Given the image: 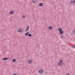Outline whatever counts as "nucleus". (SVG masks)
Masks as SVG:
<instances>
[{
	"instance_id": "5",
	"label": "nucleus",
	"mask_w": 75,
	"mask_h": 75,
	"mask_svg": "<svg viewBox=\"0 0 75 75\" xmlns=\"http://www.w3.org/2000/svg\"><path fill=\"white\" fill-rule=\"evenodd\" d=\"M18 32H19V33H21L23 31V30L20 28L18 30Z\"/></svg>"
},
{
	"instance_id": "3",
	"label": "nucleus",
	"mask_w": 75,
	"mask_h": 75,
	"mask_svg": "<svg viewBox=\"0 0 75 75\" xmlns=\"http://www.w3.org/2000/svg\"><path fill=\"white\" fill-rule=\"evenodd\" d=\"M43 70L42 69H40L39 71V74H42L43 73Z\"/></svg>"
},
{
	"instance_id": "18",
	"label": "nucleus",
	"mask_w": 75,
	"mask_h": 75,
	"mask_svg": "<svg viewBox=\"0 0 75 75\" xmlns=\"http://www.w3.org/2000/svg\"><path fill=\"white\" fill-rule=\"evenodd\" d=\"M60 37L61 38H64V36L63 35H61L60 36Z\"/></svg>"
},
{
	"instance_id": "16",
	"label": "nucleus",
	"mask_w": 75,
	"mask_h": 75,
	"mask_svg": "<svg viewBox=\"0 0 75 75\" xmlns=\"http://www.w3.org/2000/svg\"><path fill=\"white\" fill-rule=\"evenodd\" d=\"M28 37H32V35L30 33H29L28 35Z\"/></svg>"
},
{
	"instance_id": "20",
	"label": "nucleus",
	"mask_w": 75,
	"mask_h": 75,
	"mask_svg": "<svg viewBox=\"0 0 75 75\" xmlns=\"http://www.w3.org/2000/svg\"><path fill=\"white\" fill-rule=\"evenodd\" d=\"M22 17L23 18H25V16H22Z\"/></svg>"
},
{
	"instance_id": "2",
	"label": "nucleus",
	"mask_w": 75,
	"mask_h": 75,
	"mask_svg": "<svg viewBox=\"0 0 75 75\" xmlns=\"http://www.w3.org/2000/svg\"><path fill=\"white\" fill-rule=\"evenodd\" d=\"M29 25H28L27 26L25 30V31L26 32H27V31H28V30H29Z\"/></svg>"
},
{
	"instance_id": "21",
	"label": "nucleus",
	"mask_w": 75,
	"mask_h": 75,
	"mask_svg": "<svg viewBox=\"0 0 75 75\" xmlns=\"http://www.w3.org/2000/svg\"><path fill=\"white\" fill-rule=\"evenodd\" d=\"M69 75V74L68 73H67L66 74V75Z\"/></svg>"
},
{
	"instance_id": "8",
	"label": "nucleus",
	"mask_w": 75,
	"mask_h": 75,
	"mask_svg": "<svg viewBox=\"0 0 75 75\" xmlns=\"http://www.w3.org/2000/svg\"><path fill=\"white\" fill-rule=\"evenodd\" d=\"M58 30L59 31V32H60V31H62V28H59Z\"/></svg>"
},
{
	"instance_id": "14",
	"label": "nucleus",
	"mask_w": 75,
	"mask_h": 75,
	"mask_svg": "<svg viewBox=\"0 0 75 75\" xmlns=\"http://www.w3.org/2000/svg\"><path fill=\"white\" fill-rule=\"evenodd\" d=\"M33 3H36L37 1V0H32Z\"/></svg>"
},
{
	"instance_id": "11",
	"label": "nucleus",
	"mask_w": 75,
	"mask_h": 75,
	"mask_svg": "<svg viewBox=\"0 0 75 75\" xmlns=\"http://www.w3.org/2000/svg\"><path fill=\"white\" fill-rule=\"evenodd\" d=\"M13 13H14V11H10L9 13V14H13Z\"/></svg>"
},
{
	"instance_id": "22",
	"label": "nucleus",
	"mask_w": 75,
	"mask_h": 75,
	"mask_svg": "<svg viewBox=\"0 0 75 75\" xmlns=\"http://www.w3.org/2000/svg\"><path fill=\"white\" fill-rule=\"evenodd\" d=\"M13 75H17L16 73H14L13 74Z\"/></svg>"
},
{
	"instance_id": "15",
	"label": "nucleus",
	"mask_w": 75,
	"mask_h": 75,
	"mask_svg": "<svg viewBox=\"0 0 75 75\" xmlns=\"http://www.w3.org/2000/svg\"><path fill=\"white\" fill-rule=\"evenodd\" d=\"M8 58H4L3 59V61L4 60H7V59H8Z\"/></svg>"
},
{
	"instance_id": "6",
	"label": "nucleus",
	"mask_w": 75,
	"mask_h": 75,
	"mask_svg": "<svg viewBox=\"0 0 75 75\" xmlns=\"http://www.w3.org/2000/svg\"><path fill=\"white\" fill-rule=\"evenodd\" d=\"M48 29L50 30H51L52 29V27L51 26H50L48 27Z\"/></svg>"
},
{
	"instance_id": "12",
	"label": "nucleus",
	"mask_w": 75,
	"mask_h": 75,
	"mask_svg": "<svg viewBox=\"0 0 75 75\" xmlns=\"http://www.w3.org/2000/svg\"><path fill=\"white\" fill-rule=\"evenodd\" d=\"M29 34V32H27L25 33V35H26V36H27Z\"/></svg>"
},
{
	"instance_id": "1",
	"label": "nucleus",
	"mask_w": 75,
	"mask_h": 75,
	"mask_svg": "<svg viewBox=\"0 0 75 75\" xmlns=\"http://www.w3.org/2000/svg\"><path fill=\"white\" fill-rule=\"evenodd\" d=\"M61 65H64V63L63 62L62 60H60L59 62L58 63L57 65L58 66H61Z\"/></svg>"
},
{
	"instance_id": "13",
	"label": "nucleus",
	"mask_w": 75,
	"mask_h": 75,
	"mask_svg": "<svg viewBox=\"0 0 75 75\" xmlns=\"http://www.w3.org/2000/svg\"><path fill=\"white\" fill-rule=\"evenodd\" d=\"M12 62H15L16 61V59H13L12 60Z\"/></svg>"
},
{
	"instance_id": "10",
	"label": "nucleus",
	"mask_w": 75,
	"mask_h": 75,
	"mask_svg": "<svg viewBox=\"0 0 75 75\" xmlns=\"http://www.w3.org/2000/svg\"><path fill=\"white\" fill-rule=\"evenodd\" d=\"M39 5L40 7H42V6H43V4H42V3H41L39 4Z\"/></svg>"
},
{
	"instance_id": "9",
	"label": "nucleus",
	"mask_w": 75,
	"mask_h": 75,
	"mask_svg": "<svg viewBox=\"0 0 75 75\" xmlns=\"http://www.w3.org/2000/svg\"><path fill=\"white\" fill-rule=\"evenodd\" d=\"M28 64H31L32 63V61L31 60H29L28 62Z\"/></svg>"
},
{
	"instance_id": "19",
	"label": "nucleus",
	"mask_w": 75,
	"mask_h": 75,
	"mask_svg": "<svg viewBox=\"0 0 75 75\" xmlns=\"http://www.w3.org/2000/svg\"><path fill=\"white\" fill-rule=\"evenodd\" d=\"M71 47L72 48H75V46H72Z\"/></svg>"
},
{
	"instance_id": "17",
	"label": "nucleus",
	"mask_w": 75,
	"mask_h": 75,
	"mask_svg": "<svg viewBox=\"0 0 75 75\" xmlns=\"http://www.w3.org/2000/svg\"><path fill=\"white\" fill-rule=\"evenodd\" d=\"M73 34H75V29H74L72 31Z\"/></svg>"
},
{
	"instance_id": "7",
	"label": "nucleus",
	"mask_w": 75,
	"mask_h": 75,
	"mask_svg": "<svg viewBox=\"0 0 75 75\" xmlns=\"http://www.w3.org/2000/svg\"><path fill=\"white\" fill-rule=\"evenodd\" d=\"M75 2V0H74L73 1H70V3L71 4H73V3H74Z\"/></svg>"
},
{
	"instance_id": "4",
	"label": "nucleus",
	"mask_w": 75,
	"mask_h": 75,
	"mask_svg": "<svg viewBox=\"0 0 75 75\" xmlns=\"http://www.w3.org/2000/svg\"><path fill=\"white\" fill-rule=\"evenodd\" d=\"M64 31L63 30L61 31L60 32H59V35H62L63 34H64Z\"/></svg>"
}]
</instances>
